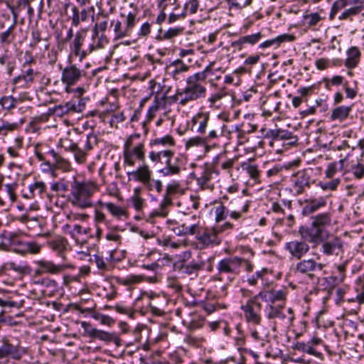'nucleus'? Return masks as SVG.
<instances>
[{
	"label": "nucleus",
	"mask_w": 364,
	"mask_h": 364,
	"mask_svg": "<svg viewBox=\"0 0 364 364\" xmlns=\"http://www.w3.org/2000/svg\"><path fill=\"white\" fill-rule=\"evenodd\" d=\"M99 186L92 181H79L73 177L70 183L69 201L78 208L86 209L93 206L92 196L98 191Z\"/></svg>",
	"instance_id": "nucleus-1"
},
{
	"label": "nucleus",
	"mask_w": 364,
	"mask_h": 364,
	"mask_svg": "<svg viewBox=\"0 0 364 364\" xmlns=\"http://www.w3.org/2000/svg\"><path fill=\"white\" fill-rule=\"evenodd\" d=\"M149 158L152 162L164 164V166L159 170V173L163 176H179L183 169V158L176 156L173 149L151 151L149 154Z\"/></svg>",
	"instance_id": "nucleus-2"
},
{
	"label": "nucleus",
	"mask_w": 364,
	"mask_h": 364,
	"mask_svg": "<svg viewBox=\"0 0 364 364\" xmlns=\"http://www.w3.org/2000/svg\"><path fill=\"white\" fill-rule=\"evenodd\" d=\"M331 220L330 213L317 214L311 218V226L300 227L299 233L303 239H306L309 242L317 244L328 235V231L326 228L331 225Z\"/></svg>",
	"instance_id": "nucleus-3"
},
{
	"label": "nucleus",
	"mask_w": 364,
	"mask_h": 364,
	"mask_svg": "<svg viewBox=\"0 0 364 364\" xmlns=\"http://www.w3.org/2000/svg\"><path fill=\"white\" fill-rule=\"evenodd\" d=\"M145 159L144 142L141 141L139 134L130 135L123 146V165L124 167H134L136 161Z\"/></svg>",
	"instance_id": "nucleus-4"
},
{
	"label": "nucleus",
	"mask_w": 364,
	"mask_h": 364,
	"mask_svg": "<svg viewBox=\"0 0 364 364\" xmlns=\"http://www.w3.org/2000/svg\"><path fill=\"white\" fill-rule=\"evenodd\" d=\"M235 226L229 221L223 224H217L211 228H205L202 232L199 229V233H196V240L200 248H207L221 243L222 239L220 235L223 232H230Z\"/></svg>",
	"instance_id": "nucleus-5"
},
{
	"label": "nucleus",
	"mask_w": 364,
	"mask_h": 364,
	"mask_svg": "<svg viewBox=\"0 0 364 364\" xmlns=\"http://www.w3.org/2000/svg\"><path fill=\"white\" fill-rule=\"evenodd\" d=\"M26 353L20 341L12 336L0 338V364H8L10 359L19 360Z\"/></svg>",
	"instance_id": "nucleus-6"
},
{
	"label": "nucleus",
	"mask_w": 364,
	"mask_h": 364,
	"mask_svg": "<svg viewBox=\"0 0 364 364\" xmlns=\"http://www.w3.org/2000/svg\"><path fill=\"white\" fill-rule=\"evenodd\" d=\"M170 223L178 225L177 227L172 228L176 235H193L199 233L200 224L196 215L183 214V218L180 219L179 222L170 220Z\"/></svg>",
	"instance_id": "nucleus-7"
},
{
	"label": "nucleus",
	"mask_w": 364,
	"mask_h": 364,
	"mask_svg": "<svg viewBox=\"0 0 364 364\" xmlns=\"http://www.w3.org/2000/svg\"><path fill=\"white\" fill-rule=\"evenodd\" d=\"M290 191L294 196L304 194L314 183L310 173L306 170H300L290 178Z\"/></svg>",
	"instance_id": "nucleus-8"
},
{
	"label": "nucleus",
	"mask_w": 364,
	"mask_h": 364,
	"mask_svg": "<svg viewBox=\"0 0 364 364\" xmlns=\"http://www.w3.org/2000/svg\"><path fill=\"white\" fill-rule=\"evenodd\" d=\"M206 88L201 84L187 82L184 90L176 94V99L181 105H186L188 102L205 97Z\"/></svg>",
	"instance_id": "nucleus-9"
},
{
	"label": "nucleus",
	"mask_w": 364,
	"mask_h": 364,
	"mask_svg": "<svg viewBox=\"0 0 364 364\" xmlns=\"http://www.w3.org/2000/svg\"><path fill=\"white\" fill-rule=\"evenodd\" d=\"M124 18L123 23L119 20L112 21L114 26V33L116 39H121L127 36H130L133 28L137 23L136 14L129 12L127 15L122 14Z\"/></svg>",
	"instance_id": "nucleus-10"
},
{
	"label": "nucleus",
	"mask_w": 364,
	"mask_h": 364,
	"mask_svg": "<svg viewBox=\"0 0 364 364\" xmlns=\"http://www.w3.org/2000/svg\"><path fill=\"white\" fill-rule=\"evenodd\" d=\"M257 295L252 296L245 304H242L240 306L246 321L254 325H259L262 321L260 315L262 305L257 301Z\"/></svg>",
	"instance_id": "nucleus-11"
},
{
	"label": "nucleus",
	"mask_w": 364,
	"mask_h": 364,
	"mask_svg": "<svg viewBox=\"0 0 364 364\" xmlns=\"http://www.w3.org/2000/svg\"><path fill=\"white\" fill-rule=\"evenodd\" d=\"M299 260L293 269L294 273L297 275L313 278L316 273L322 271L325 267L324 264L317 262L313 258L301 259Z\"/></svg>",
	"instance_id": "nucleus-12"
},
{
	"label": "nucleus",
	"mask_w": 364,
	"mask_h": 364,
	"mask_svg": "<svg viewBox=\"0 0 364 364\" xmlns=\"http://www.w3.org/2000/svg\"><path fill=\"white\" fill-rule=\"evenodd\" d=\"M245 262L247 263V261L237 256L225 257L218 262L217 269L220 275L223 274H237L242 264Z\"/></svg>",
	"instance_id": "nucleus-13"
},
{
	"label": "nucleus",
	"mask_w": 364,
	"mask_h": 364,
	"mask_svg": "<svg viewBox=\"0 0 364 364\" xmlns=\"http://www.w3.org/2000/svg\"><path fill=\"white\" fill-rule=\"evenodd\" d=\"M323 239L321 242V252L326 256L335 255L342 257L344 254L345 242L339 237H333L329 240Z\"/></svg>",
	"instance_id": "nucleus-14"
},
{
	"label": "nucleus",
	"mask_w": 364,
	"mask_h": 364,
	"mask_svg": "<svg viewBox=\"0 0 364 364\" xmlns=\"http://www.w3.org/2000/svg\"><path fill=\"white\" fill-rule=\"evenodd\" d=\"M284 249L295 259H302L310 250V246L303 239L292 240L285 243Z\"/></svg>",
	"instance_id": "nucleus-15"
},
{
	"label": "nucleus",
	"mask_w": 364,
	"mask_h": 364,
	"mask_svg": "<svg viewBox=\"0 0 364 364\" xmlns=\"http://www.w3.org/2000/svg\"><path fill=\"white\" fill-rule=\"evenodd\" d=\"M81 326L86 333L92 338L99 339L105 342H114L119 345V338L115 333H109L95 328L86 321L81 322Z\"/></svg>",
	"instance_id": "nucleus-16"
},
{
	"label": "nucleus",
	"mask_w": 364,
	"mask_h": 364,
	"mask_svg": "<svg viewBox=\"0 0 364 364\" xmlns=\"http://www.w3.org/2000/svg\"><path fill=\"white\" fill-rule=\"evenodd\" d=\"M251 201L243 196H238L230 202V218L234 220H239L244 218L248 211Z\"/></svg>",
	"instance_id": "nucleus-17"
},
{
	"label": "nucleus",
	"mask_w": 364,
	"mask_h": 364,
	"mask_svg": "<svg viewBox=\"0 0 364 364\" xmlns=\"http://www.w3.org/2000/svg\"><path fill=\"white\" fill-rule=\"evenodd\" d=\"M287 294V289H272L259 291L257 296L265 301L267 305H277V303L286 304Z\"/></svg>",
	"instance_id": "nucleus-18"
},
{
	"label": "nucleus",
	"mask_w": 364,
	"mask_h": 364,
	"mask_svg": "<svg viewBox=\"0 0 364 364\" xmlns=\"http://www.w3.org/2000/svg\"><path fill=\"white\" fill-rule=\"evenodd\" d=\"M84 75V71L78 68L75 65L70 64L67 65L61 74L62 82L66 85L65 90L69 92L70 86L77 84Z\"/></svg>",
	"instance_id": "nucleus-19"
},
{
	"label": "nucleus",
	"mask_w": 364,
	"mask_h": 364,
	"mask_svg": "<svg viewBox=\"0 0 364 364\" xmlns=\"http://www.w3.org/2000/svg\"><path fill=\"white\" fill-rule=\"evenodd\" d=\"M17 220L24 224L26 228L36 235H47L44 232L46 225L45 220L40 217H30L28 214H23L17 218Z\"/></svg>",
	"instance_id": "nucleus-20"
},
{
	"label": "nucleus",
	"mask_w": 364,
	"mask_h": 364,
	"mask_svg": "<svg viewBox=\"0 0 364 364\" xmlns=\"http://www.w3.org/2000/svg\"><path fill=\"white\" fill-rule=\"evenodd\" d=\"M39 73L37 70H35L31 68L22 70L21 73L14 77L12 80V85L14 86V90L18 87H28L33 83L35 77Z\"/></svg>",
	"instance_id": "nucleus-21"
},
{
	"label": "nucleus",
	"mask_w": 364,
	"mask_h": 364,
	"mask_svg": "<svg viewBox=\"0 0 364 364\" xmlns=\"http://www.w3.org/2000/svg\"><path fill=\"white\" fill-rule=\"evenodd\" d=\"M30 270L31 268L27 262L20 260L7 261L1 267L2 274H9L11 272H14L18 277L29 273Z\"/></svg>",
	"instance_id": "nucleus-22"
},
{
	"label": "nucleus",
	"mask_w": 364,
	"mask_h": 364,
	"mask_svg": "<svg viewBox=\"0 0 364 364\" xmlns=\"http://www.w3.org/2000/svg\"><path fill=\"white\" fill-rule=\"evenodd\" d=\"M180 188V183L177 181H173L168 183L166 188V193L164 196V199L160 204V210L155 213L157 215L165 217L167 215L168 212L166 208L172 204V199L171 196L176 193Z\"/></svg>",
	"instance_id": "nucleus-23"
},
{
	"label": "nucleus",
	"mask_w": 364,
	"mask_h": 364,
	"mask_svg": "<svg viewBox=\"0 0 364 364\" xmlns=\"http://www.w3.org/2000/svg\"><path fill=\"white\" fill-rule=\"evenodd\" d=\"M262 37L263 35L261 32L242 36L238 39L232 41L230 46L233 48L235 50L240 51L245 48L247 45L251 46L256 45L261 41Z\"/></svg>",
	"instance_id": "nucleus-24"
},
{
	"label": "nucleus",
	"mask_w": 364,
	"mask_h": 364,
	"mask_svg": "<svg viewBox=\"0 0 364 364\" xmlns=\"http://www.w3.org/2000/svg\"><path fill=\"white\" fill-rule=\"evenodd\" d=\"M327 201L324 197L306 199L305 200V205L302 208L301 214L304 216H309L325 207Z\"/></svg>",
	"instance_id": "nucleus-25"
},
{
	"label": "nucleus",
	"mask_w": 364,
	"mask_h": 364,
	"mask_svg": "<svg viewBox=\"0 0 364 364\" xmlns=\"http://www.w3.org/2000/svg\"><path fill=\"white\" fill-rule=\"evenodd\" d=\"M127 175L128 180L140 181L143 183H148L151 179V172L146 164H143L138 167L136 170L127 171Z\"/></svg>",
	"instance_id": "nucleus-26"
},
{
	"label": "nucleus",
	"mask_w": 364,
	"mask_h": 364,
	"mask_svg": "<svg viewBox=\"0 0 364 364\" xmlns=\"http://www.w3.org/2000/svg\"><path fill=\"white\" fill-rule=\"evenodd\" d=\"M285 305L284 304L266 305L264 309L266 318L269 320H279L284 322L286 319V314L284 312Z\"/></svg>",
	"instance_id": "nucleus-27"
},
{
	"label": "nucleus",
	"mask_w": 364,
	"mask_h": 364,
	"mask_svg": "<svg viewBox=\"0 0 364 364\" xmlns=\"http://www.w3.org/2000/svg\"><path fill=\"white\" fill-rule=\"evenodd\" d=\"M295 38V36L292 34L283 33L274 38L263 41L259 44V48L260 49H266L271 47L277 48L282 43L285 42H292Z\"/></svg>",
	"instance_id": "nucleus-28"
},
{
	"label": "nucleus",
	"mask_w": 364,
	"mask_h": 364,
	"mask_svg": "<svg viewBox=\"0 0 364 364\" xmlns=\"http://www.w3.org/2000/svg\"><path fill=\"white\" fill-rule=\"evenodd\" d=\"M205 316L201 314L194 311L188 314V316L183 321V323L190 330H196L203 327L205 323Z\"/></svg>",
	"instance_id": "nucleus-29"
},
{
	"label": "nucleus",
	"mask_w": 364,
	"mask_h": 364,
	"mask_svg": "<svg viewBox=\"0 0 364 364\" xmlns=\"http://www.w3.org/2000/svg\"><path fill=\"white\" fill-rule=\"evenodd\" d=\"M38 267H41L45 274H58L70 266L61 264H55L52 261L41 259L36 262Z\"/></svg>",
	"instance_id": "nucleus-30"
},
{
	"label": "nucleus",
	"mask_w": 364,
	"mask_h": 364,
	"mask_svg": "<svg viewBox=\"0 0 364 364\" xmlns=\"http://www.w3.org/2000/svg\"><path fill=\"white\" fill-rule=\"evenodd\" d=\"M16 68V62L11 53L7 51L0 55V71L4 70L9 77H11Z\"/></svg>",
	"instance_id": "nucleus-31"
},
{
	"label": "nucleus",
	"mask_w": 364,
	"mask_h": 364,
	"mask_svg": "<svg viewBox=\"0 0 364 364\" xmlns=\"http://www.w3.org/2000/svg\"><path fill=\"white\" fill-rule=\"evenodd\" d=\"M9 9L13 15L14 22L5 31L0 35V42L1 45L10 44L15 38L14 31L16 25L18 14L15 11L14 6H9Z\"/></svg>",
	"instance_id": "nucleus-32"
},
{
	"label": "nucleus",
	"mask_w": 364,
	"mask_h": 364,
	"mask_svg": "<svg viewBox=\"0 0 364 364\" xmlns=\"http://www.w3.org/2000/svg\"><path fill=\"white\" fill-rule=\"evenodd\" d=\"M210 119L208 113H198L192 119L193 128H195L197 133L199 134H204L206 133L208 127V122Z\"/></svg>",
	"instance_id": "nucleus-33"
},
{
	"label": "nucleus",
	"mask_w": 364,
	"mask_h": 364,
	"mask_svg": "<svg viewBox=\"0 0 364 364\" xmlns=\"http://www.w3.org/2000/svg\"><path fill=\"white\" fill-rule=\"evenodd\" d=\"M205 262L202 260L193 259L189 262L182 264L181 271L182 273L189 276H197L200 270L205 267Z\"/></svg>",
	"instance_id": "nucleus-34"
},
{
	"label": "nucleus",
	"mask_w": 364,
	"mask_h": 364,
	"mask_svg": "<svg viewBox=\"0 0 364 364\" xmlns=\"http://www.w3.org/2000/svg\"><path fill=\"white\" fill-rule=\"evenodd\" d=\"M241 168L247 173L250 178L252 179L255 183H260V171L258 168V166L253 163L252 159L242 162L241 164Z\"/></svg>",
	"instance_id": "nucleus-35"
},
{
	"label": "nucleus",
	"mask_w": 364,
	"mask_h": 364,
	"mask_svg": "<svg viewBox=\"0 0 364 364\" xmlns=\"http://www.w3.org/2000/svg\"><path fill=\"white\" fill-rule=\"evenodd\" d=\"M6 192H0V205L5 206L9 203L11 205L16 200L15 184H6Z\"/></svg>",
	"instance_id": "nucleus-36"
},
{
	"label": "nucleus",
	"mask_w": 364,
	"mask_h": 364,
	"mask_svg": "<svg viewBox=\"0 0 364 364\" xmlns=\"http://www.w3.org/2000/svg\"><path fill=\"white\" fill-rule=\"evenodd\" d=\"M188 68L181 60H176L170 65V68H173L171 75L175 80H181L183 78V74L188 71Z\"/></svg>",
	"instance_id": "nucleus-37"
},
{
	"label": "nucleus",
	"mask_w": 364,
	"mask_h": 364,
	"mask_svg": "<svg viewBox=\"0 0 364 364\" xmlns=\"http://www.w3.org/2000/svg\"><path fill=\"white\" fill-rule=\"evenodd\" d=\"M50 154L54 159L55 170L59 169L63 172H69L72 169L71 164L68 159L61 156L53 149L50 151Z\"/></svg>",
	"instance_id": "nucleus-38"
},
{
	"label": "nucleus",
	"mask_w": 364,
	"mask_h": 364,
	"mask_svg": "<svg viewBox=\"0 0 364 364\" xmlns=\"http://www.w3.org/2000/svg\"><path fill=\"white\" fill-rule=\"evenodd\" d=\"M270 135L274 140H289L288 144L293 145L297 141V137L293 136L291 132L282 129L270 130Z\"/></svg>",
	"instance_id": "nucleus-39"
},
{
	"label": "nucleus",
	"mask_w": 364,
	"mask_h": 364,
	"mask_svg": "<svg viewBox=\"0 0 364 364\" xmlns=\"http://www.w3.org/2000/svg\"><path fill=\"white\" fill-rule=\"evenodd\" d=\"M347 58L345 61V66L352 69L357 66L360 56V52L357 47L353 46L347 51Z\"/></svg>",
	"instance_id": "nucleus-40"
},
{
	"label": "nucleus",
	"mask_w": 364,
	"mask_h": 364,
	"mask_svg": "<svg viewBox=\"0 0 364 364\" xmlns=\"http://www.w3.org/2000/svg\"><path fill=\"white\" fill-rule=\"evenodd\" d=\"M165 97H159L156 96L152 102L151 105L149 107V109L146 113V117L147 121L150 122L151 121L155 115L156 113L165 105Z\"/></svg>",
	"instance_id": "nucleus-41"
},
{
	"label": "nucleus",
	"mask_w": 364,
	"mask_h": 364,
	"mask_svg": "<svg viewBox=\"0 0 364 364\" xmlns=\"http://www.w3.org/2000/svg\"><path fill=\"white\" fill-rule=\"evenodd\" d=\"M213 75V70L211 68V65H210L207 67L203 71L195 73L194 75L189 76L186 80V82L200 84L199 81H204Z\"/></svg>",
	"instance_id": "nucleus-42"
},
{
	"label": "nucleus",
	"mask_w": 364,
	"mask_h": 364,
	"mask_svg": "<svg viewBox=\"0 0 364 364\" xmlns=\"http://www.w3.org/2000/svg\"><path fill=\"white\" fill-rule=\"evenodd\" d=\"M351 111L350 106H339L333 109L330 119L332 121L343 122L346 119Z\"/></svg>",
	"instance_id": "nucleus-43"
},
{
	"label": "nucleus",
	"mask_w": 364,
	"mask_h": 364,
	"mask_svg": "<svg viewBox=\"0 0 364 364\" xmlns=\"http://www.w3.org/2000/svg\"><path fill=\"white\" fill-rule=\"evenodd\" d=\"M46 190V186L45 183L42 181H37L30 185L29 186V194H25L24 196L26 198H42L43 194Z\"/></svg>",
	"instance_id": "nucleus-44"
},
{
	"label": "nucleus",
	"mask_w": 364,
	"mask_h": 364,
	"mask_svg": "<svg viewBox=\"0 0 364 364\" xmlns=\"http://www.w3.org/2000/svg\"><path fill=\"white\" fill-rule=\"evenodd\" d=\"M193 147H204L206 151H208L210 149V146L206 144L205 139L200 136L191 137L186 141V149L188 150Z\"/></svg>",
	"instance_id": "nucleus-45"
},
{
	"label": "nucleus",
	"mask_w": 364,
	"mask_h": 364,
	"mask_svg": "<svg viewBox=\"0 0 364 364\" xmlns=\"http://www.w3.org/2000/svg\"><path fill=\"white\" fill-rule=\"evenodd\" d=\"M153 146H161L166 149H172L176 145L174 138L171 135H166L162 137H157L151 141Z\"/></svg>",
	"instance_id": "nucleus-46"
},
{
	"label": "nucleus",
	"mask_w": 364,
	"mask_h": 364,
	"mask_svg": "<svg viewBox=\"0 0 364 364\" xmlns=\"http://www.w3.org/2000/svg\"><path fill=\"white\" fill-rule=\"evenodd\" d=\"M140 188H136L134 194L128 200V204L132 206L136 211H141L144 205V199L139 196Z\"/></svg>",
	"instance_id": "nucleus-47"
},
{
	"label": "nucleus",
	"mask_w": 364,
	"mask_h": 364,
	"mask_svg": "<svg viewBox=\"0 0 364 364\" xmlns=\"http://www.w3.org/2000/svg\"><path fill=\"white\" fill-rule=\"evenodd\" d=\"M215 173L218 175V172L215 171L213 168H206L203 171L201 176L197 178L198 184L203 188H210L209 181L212 178L213 173Z\"/></svg>",
	"instance_id": "nucleus-48"
},
{
	"label": "nucleus",
	"mask_w": 364,
	"mask_h": 364,
	"mask_svg": "<svg viewBox=\"0 0 364 364\" xmlns=\"http://www.w3.org/2000/svg\"><path fill=\"white\" fill-rule=\"evenodd\" d=\"M66 103L70 114L80 113L85 107V101L84 99L72 100Z\"/></svg>",
	"instance_id": "nucleus-49"
},
{
	"label": "nucleus",
	"mask_w": 364,
	"mask_h": 364,
	"mask_svg": "<svg viewBox=\"0 0 364 364\" xmlns=\"http://www.w3.org/2000/svg\"><path fill=\"white\" fill-rule=\"evenodd\" d=\"M98 203L101 206L105 207L114 217L120 218L122 216L125 215V211L119 205L112 203H104L101 200Z\"/></svg>",
	"instance_id": "nucleus-50"
},
{
	"label": "nucleus",
	"mask_w": 364,
	"mask_h": 364,
	"mask_svg": "<svg viewBox=\"0 0 364 364\" xmlns=\"http://www.w3.org/2000/svg\"><path fill=\"white\" fill-rule=\"evenodd\" d=\"M225 127V124L215 126L213 127H211L209 130L207 136L203 137L204 139H205V143L208 144V143L211 142L213 140L218 139L220 136L223 134V129Z\"/></svg>",
	"instance_id": "nucleus-51"
},
{
	"label": "nucleus",
	"mask_w": 364,
	"mask_h": 364,
	"mask_svg": "<svg viewBox=\"0 0 364 364\" xmlns=\"http://www.w3.org/2000/svg\"><path fill=\"white\" fill-rule=\"evenodd\" d=\"M87 29L85 28H80L75 33L74 38L70 43L69 47L82 46L87 36Z\"/></svg>",
	"instance_id": "nucleus-52"
},
{
	"label": "nucleus",
	"mask_w": 364,
	"mask_h": 364,
	"mask_svg": "<svg viewBox=\"0 0 364 364\" xmlns=\"http://www.w3.org/2000/svg\"><path fill=\"white\" fill-rule=\"evenodd\" d=\"M183 31V28L180 26L170 28L167 31H166L163 34L159 36L157 38L160 41L171 40L181 34Z\"/></svg>",
	"instance_id": "nucleus-53"
},
{
	"label": "nucleus",
	"mask_w": 364,
	"mask_h": 364,
	"mask_svg": "<svg viewBox=\"0 0 364 364\" xmlns=\"http://www.w3.org/2000/svg\"><path fill=\"white\" fill-rule=\"evenodd\" d=\"M230 216V210L224 205L220 204L215 208V220L217 223L225 220Z\"/></svg>",
	"instance_id": "nucleus-54"
},
{
	"label": "nucleus",
	"mask_w": 364,
	"mask_h": 364,
	"mask_svg": "<svg viewBox=\"0 0 364 364\" xmlns=\"http://www.w3.org/2000/svg\"><path fill=\"white\" fill-rule=\"evenodd\" d=\"M97 41L92 40L93 43L89 45V52L91 53L96 50L102 49L105 46L108 44L109 41L107 38L102 34L100 37L96 38Z\"/></svg>",
	"instance_id": "nucleus-55"
},
{
	"label": "nucleus",
	"mask_w": 364,
	"mask_h": 364,
	"mask_svg": "<svg viewBox=\"0 0 364 364\" xmlns=\"http://www.w3.org/2000/svg\"><path fill=\"white\" fill-rule=\"evenodd\" d=\"M69 48L70 51V58H77L80 62H82L87 55L90 53L89 52V48L87 50H84L82 49V46H74Z\"/></svg>",
	"instance_id": "nucleus-56"
},
{
	"label": "nucleus",
	"mask_w": 364,
	"mask_h": 364,
	"mask_svg": "<svg viewBox=\"0 0 364 364\" xmlns=\"http://www.w3.org/2000/svg\"><path fill=\"white\" fill-rule=\"evenodd\" d=\"M296 349L310 355H313L317 358H321L322 355V353L318 352L309 342L306 343L303 342L297 343Z\"/></svg>",
	"instance_id": "nucleus-57"
},
{
	"label": "nucleus",
	"mask_w": 364,
	"mask_h": 364,
	"mask_svg": "<svg viewBox=\"0 0 364 364\" xmlns=\"http://www.w3.org/2000/svg\"><path fill=\"white\" fill-rule=\"evenodd\" d=\"M48 245L53 250L61 253L66 249L68 242L65 239L60 237L50 241Z\"/></svg>",
	"instance_id": "nucleus-58"
},
{
	"label": "nucleus",
	"mask_w": 364,
	"mask_h": 364,
	"mask_svg": "<svg viewBox=\"0 0 364 364\" xmlns=\"http://www.w3.org/2000/svg\"><path fill=\"white\" fill-rule=\"evenodd\" d=\"M222 156H218L214 159V163L216 164H218L220 167L224 170L227 171L228 172H230L232 168L233 167V165L235 162L236 161V159H228L225 161H221Z\"/></svg>",
	"instance_id": "nucleus-59"
},
{
	"label": "nucleus",
	"mask_w": 364,
	"mask_h": 364,
	"mask_svg": "<svg viewBox=\"0 0 364 364\" xmlns=\"http://www.w3.org/2000/svg\"><path fill=\"white\" fill-rule=\"evenodd\" d=\"M321 19L318 13H311L304 16L303 23L304 25L311 27L317 25Z\"/></svg>",
	"instance_id": "nucleus-60"
},
{
	"label": "nucleus",
	"mask_w": 364,
	"mask_h": 364,
	"mask_svg": "<svg viewBox=\"0 0 364 364\" xmlns=\"http://www.w3.org/2000/svg\"><path fill=\"white\" fill-rule=\"evenodd\" d=\"M71 153L73 154L75 160L78 164H84L87 159V152L85 149H80L77 144L72 150Z\"/></svg>",
	"instance_id": "nucleus-61"
},
{
	"label": "nucleus",
	"mask_w": 364,
	"mask_h": 364,
	"mask_svg": "<svg viewBox=\"0 0 364 364\" xmlns=\"http://www.w3.org/2000/svg\"><path fill=\"white\" fill-rule=\"evenodd\" d=\"M363 10L362 6H355L346 9L339 16L340 20H346L360 14Z\"/></svg>",
	"instance_id": "nucleus-62"
},
{
	"label": "nucleus",
	"mask_w": 364,
	"mask_h": 364,
	"mask_svg": "<svg viewBox=\"0 0 364 364\" xmlns=\"http://www.w3.org/2000/svg\"><path fill=\"white\" fill-rule=\"evenodd\" d=\"M143 279L141 275H129L125 278H117V282L124 286L139 283Z\"/></svg>",
	"instance_id": "nucleus-63"
},
{
	"label": "nucleus",
	"mask_w": 364,
	"mask_h": 364,
	"mask_svg": "<svg viewBox=\"0 0 364 364\" xmlns=\"http://www.w3.org/2000/svg\"><path fill=\"white\" fill-rule=\"evenodd\" d=\"M350 172L355 179H362L364 177V165L360 163L352 165Z\"/></svg>",
	"instance_id": "nucleus-64"
}]
</instances>
